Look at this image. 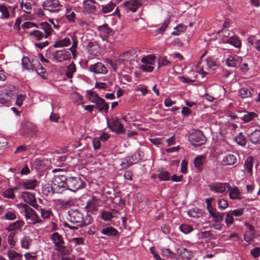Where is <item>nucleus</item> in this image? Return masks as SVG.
<instances>
[{"mask_svg":"<svg viewBox=\"0 0 260 260\" xmlns=\"http://www.w3.org/2000/svg\"><path fill=\"white\" fill-rule=\"evenodd\" d=\"M136 52L134 50H130L123 53L119 56L118 61L124 64L133 59L135 55Z\"/></svg>","mask_w":260,"mask_h":260,"instance_id":"obj_17","label":"nucleus"},{"mask_svg":"<svg viewBox=\"0 0 260 260\" xmlns=\"http://www.w3.org/2000/svg\"><path fill=\"white\" fill-rule=\"evenodd\" d=\"M155 58L154 55H149L146 57H143L141 61L145 64H154Z\"/></svg>","mask_w":260,"mask_h":260,"instance_id":"obj_45","label":"nucleus"},{"mask_svg":"<svg viewBox=\"0 0 260 260\" xmlns=\"http://www.w3.org/2000/svg\"><path fill=\"white\" fill-rule=\"evenodd\" d=\"M235 141L239 145L245 146L247 143V139L242 132H240L234 138Z\"/></svg>","mask_w":260,"mask_h":260,"instance_id":"obj_33","label":"nucleus"},{"mask_svg":"<svg viewBox=\"0 0 260 260\" xmlns=\"http://www.w3.org/2000/svg\"><path fill=\"white\" fill-rule=\"evenodd\" d=\"M115 6V4L112 2H110L106 5H103L102 6V12L105 14L111 12L113 10Z\"/></svg>","mask_w":260,"mask_h":260,"instance_id":"obj_48","label":"nucleus"},{"mask_svg":"<svg viewBox=\"0 0 260 260\" xmlns=\"http://www.w3.org/2000/svg\"><path fill=\"white\" fill-rule=\"evenodd\" d=\"M37 181L36 179L27 180L20 183V186L25 189H34L37 186Z\"/></svg>","mask_w":260,"mask_h":260,"instance_id":"obj_31","label":"nucleus"},{"mask_svg":"<svg viewBox=\"0 0 260 260\" xmlns=\"http://www.w3.org/2000/svg\"><path fill=\"white\" fill-rule=\"evenodd\" d=\"M87 48L91 55L97 56L100 54L99 47L96 42H89Z\"/></svg>","mask_w":260,"mask_h":260,"instance_id":"obj_19","label":"nucleus"},{"mask_svg":"<svg viewBox=\"0 0 260 260\" xmlns=\"http://www.w3.org/2000/svg\"><path fill=\"white\" fill-rule=\"evenodd\" d=\"M95 4H98L94 0H85L83 2V11L87 14H94L97 8Z\"/></svg>","mask_w":260,"mask_h":260,"instance_id":"obj_12","label":"nucleus"},{"mask_svg":"<svg viewBox=\"0 0 260 260\" xmlns=\"http://www.w3.org/2000/svg\"><path fill=\"white\" fill-rule=\"evenodd\" d=\"M239 57L237 55H229L226 59V64L230 67H236Z\"/></svg>","mask_w":260,"mask_h":260,"instance_id":"obj_27","label":"nucleus"},{"mask_svg":"<svg viewBox=\"0 0 260 260\" xmlns=\"http://www.w3.org/2000/svg\"><path fill=\"white\" fill-rule=\"evenodd\" d=\"M50 239L54 244L56 251L62 252L64 250L65 246H63L64 242L63 237L58 233H53L51 236Z\"/></svg>","mask_w":260,"mask_h":260,"instance_id":"obj_6","label":"nucleus"},{"mask_svg":"<svg viewBox=\"0 0 260 260\" xmlns=\"http://www.w3.org/2000/svg\"><path fill=\"white\" fill-rule=\"evenodd\" d=\"M189 140L192 145L198 147L205 144L207 139L202 131L196 130L189 135Z\"/></svg>","mask_w":260,"mask_h":260,"instance_id":"obj_3","label":"nucleus"},{"mask_svg":"<svg viewBox=\"0 0 260 260\" xmlns=\"http://www.w3.org/2000/svg\"><path fill=\"white\" fill-rule=\"evenodd\" d=\"M76 71V66L74 63L72 62L67 67L66 71V75L69 78H72L74 73Z\"/></svg>","mask_w":260,"mask_h":260,"instance_id":"obj_38","label":"nucleus"},{"mask_svg":"<svg viewBox=\"0 0 260 260\" xmlns=\"http://www.w3.org/2000/svg\"><path fill=\"white\" fill-rule=\"evenodd\" d=\"M230 191L229 197L232 200L241 199L240 197V191L238 187L234 186L228 189Z\"/></svg>","mask_w":260,"mask_h":260,"instance_id":"obj_32","label":"nucleus"},{"mask_svg":"<svg viewBox=\"0 0 260 260\" xmlns=\"http://www.w3.org/2000/svg\"><path fill=\"white\" fill-rule=\"evenodd\" d=\"M254 163V158L252 156H249L244 162V167L247 170L248 173L252 174V168Z\"/></svg>","mask_w":260,"mask_h":260,"instance_id":"obj_28","label":"nucleus"},{"mask_svg":"<svg viewBox=\"0 0 260 260\" xmlns=\"http://www.w3.org/2000/svg\"><path fill=\"white\" fill-rule=\"evenodd\" d=\"M14 210H9L6 212L4 216L1 217L2 220H14L16 219L17 216Z\"/></svg>","mask_w":260,"mask_h":260,"instance_id":"obj_35","label":"nucleus"},{"mask_svg":"<svg viewBox=\"0 0 260 260\" xmlns=\"http://www.w3.org/2000/svg\"><path fill=\"white\" fill-rule=\"evenodd\" d=\"M22 207L24 209L25 218L27 220L30 219L31 220V222H28V224L31 223L35 225L37 223H41L43 222V220L28 205L26 204H23Z\"/></svg>","mask_w":260,"mask_h":260,"instance_id":"obj_4","label":"nucleus"},{"mask_svg":"<svg viewBox=\"0 0 260 260\" xmlns=\"http://www.w3.org/2000/svg\"><path fill=\"white\" fill-rule=\"evenodd\" d=\"M141 159V156L139 152L136 153L131 156L129 161V165L136 164L139 160Z\"/></svg>","mask_w":260,"mask_h":260,"instance_id":"obj_51","label":"nucleus"},{"mask_svg":"<svg viewBox=\"0 0 260 260\" xmlns=\"http://www.w3.org/2000/svg\"><path fill=\"white\" fill-rule=\"evenodd\" d=\"M37 132V127L32 123L26 121L22 124L21 133L28 137H33Z\"/></svg>","mask_w":260,"mask_h":260,"instance_id":"obj_8","label":"nucleus"},{"mask_svg":"<svg viewBox=\"0 0 260 260\" xmlns=\"http://www.w3.org/2000/svg\"><path fill=\"white\" fill-rule=\"evenodd\" d=\"M98 30L100 32L101 36L106 38L108 37L112 32V29L109 27L107 23L98 26Z\"/></svg>","mask_w":260,"mask_h":260,"instance_id":"obj_23","label":"nucleus"},{"mask_svg":"<svg viewBox=\"0 0 260 260\" xmlns=\"http://www.w3.org/2000/svg\"><path fill=\"white\" fill-rule=\"evenodd\" d=\"M226 213V218L225 220V222L228 226H230L233 222L234 218L233 217V215L230 213V212H228Z\"/></svg>","mask_w":260,"mask_h":260,"instance_id":"obj_56","label":"nucleus"},{"mask_svg":"<svg viewBox=\"0 0 260 260\" xmlns=\"http://www.w3.org/2000/svg\"><path fill=\"white\" fill-rule=\"evenodd\" d=\"M171 62L167 59V56L159 57L158 68L170 66Z\"/></svg>","mask_w":260,"mask_h":260,"instance_id":"obj_43","label":"nucleus"},{"mask_svg":"<svg viewBox=\"0 0 260 260\" xmlns=\"http://www.w3.org/2000/svg\"><path fill=\"white\" fill-rule=\"evenodd\" d=\"M218 204L219 208L221 210H224L228 206V202L224 199L219 200L218 202Z\"/></svg>","mask_w":260,"mask_h":260,"instance_id":"obj_61","label":"nucleus"},{"mask_svg":"<svg viewBox=\"0 0 260 260\" xmlns=\"http://www.w3.org/2000/svg\"><path fill=\"white\" fill-rule=\"evenodd\" d=\"M237 161L236 156L234 154H229L223 157L222 165L223 166H234Z\"/></svg>","mask_w":260,"mask_h":260,"instance_id":"obj_20","label":"nucleus"},{"mask_svg":"<svg viewBox=\"0 0 260 260\" xmlns=\"http://www.w3.org/2000/svg\"><path fill=\"white\" fill-rule=\"evenodd\" d=\"M37 28L42 29L45 32V38H47L51 35L53 29L51 25L47 22H42L38 24Z\"/></svg>","mask_w":260,"mask_h":260,"instance_id":"obj_21","label":"nucleus"},{"mask_svg":"<svg viewBox=\"0 0 260 260\" xmlns=\"http://www.w3.org/2000/svg\"><path fill=\"white\" fill-rule=\"evenodd\" d=\"M186 26L183 24H180L177 25L174 28V31L171 32V35L173 36H178L181 32L184 31L186 30Z\"/></svg>","mask_w":260,"mask_h":260,"instance_id":"obj_39","label":"nucleus"},{"mask_svg":"<svg viewBox=\"0 0 260 260\" xmlns=\"http://www.w3.org/2000/svg\"><path fill=\"white\" fill-rule=\"evenodd\" d=\"M225 43L233 45L236 48H240L241 46V41L236 36H233L225 41Z\"/></svg>","mask_w":260,"mask_h":260,"instance_id":"obj_30","label":"nucleus"},{"mask_svg":"<svg viewBox=\"0 0 260 260\" xmlns=\"http://www.w3.org/2000/svg\"><path fill=\"white\" fill-rule=\"evenodd\" d=\"M21 196L25 202L29 203L35 208H38L39 205L37 203L34 194L28 191H24L22 193Z\"/></svg>","mask_w":260,"mask_h":260,"instance_id":"obj_16","label":"nucleus"},{"mask_svg":"<svg viewBox=\"0 0 260 260\" xmlns=\"http://www.w3.org/2000/svg\"><path fill=\"white\" fill-rule=\"evenodd\" d=\"M40 212L41 214V217L44 219L49 218L51 214V212L50 211L42 208L40 209Z\"/></svg>","mask_w":260,"mask_h":260,"instance_id":"obj_57","label":"nucleus"},{"mask_svg":"<svg viewBox=\"0 0 260 260\" xmlns=\"http://www.w3.org/2000/svg\"><path fill=\"white\" fill-rule=\"evenodd\" d=\"M3 196L7 198L13 199L15 196L12 189L9 188L5 190L3 193Z\"/></svg>","mask_w":260,"mask_h":260,"instance_id":"obj_58","label":"nucleus"},{"mask_svg":"<svg viewBox=\"0 0 260 260\" xmlns=\"http://www.w3.org/2000/svg\"><path fill=\"white\" fill-rule=\"evenodd\" d=\"M250 141L254 145H260V130L255 129L248 136Z\"/></svg>","mask_w":260,"mask_h":260,"instance_id":"obj_24","label":"nucleus"},{"mask_svg":"<svg viewBox=\"0 0 260 260\" xmlns=\"http://www.w3.org/2000/svg\"><path fill=\"white\" fill-rule=\"evenodd\" d=\"M193 256V252L187 249L184 253L182 258L183 259H186L187 260H190Z\"/></svg>","mask_w":260,"mask_h":260,"instance_id":"obj_63","label":"nucleus"},{"mask_svg":"<svg viewBox=\"0 0 260 260\" xmlns=\"http://www.w3.org/2000/svg\"><path fill=\"white\" fill-rule=\"evenodd\" d=\"M86 184L79 177H70L67 178V189L76 192L77 190L84 188Z\"/></svg>","mask_w":260,"mask_h":260,"instance_id":"obj_5","label":"nucleus"},{"mask_svg":"<svg viewBox=\"0 0 260 260\" xmlns=\"http://www.w3.org/2000/svg\"><path fill=\"white\" fill-rule=\"evenodd\" d=\"M14 95L11 91H9L7 89L2 91L0 94V103L7 104L10 101L11 99H13Z\"/></svg>","mask_w":260,"mask_h":260,"instance_id":"obj_18","label":"nucleus"},{"mask_svg":"<svg viewBox=\"0 0 260 260\" xmlns=\"http://www.w3.org/2000/svg\"><path fill=\"white\" fill-rule=\"evenodd\" d=\"M239 96L241 98L250 97L251 93L247 88H242L239 91Z\"/></svg>","mask_w":260,"mask_h":260,"instance_id":"obj_47","label":"nucleus"},{"mask_svg":"<svg viewBox=\"0 0 260 260\" xmlns=\"http://www.w3.org/2000/svg\"><path fill=\"white\" fill-rule=\"evenodd\" d=\"M89 70L95 74H106L108 72L107 68L101 62L91 64L89 67Z\"/></svg>","mask_w":260,"mask_h":260,"instance_id":"obj_14","label":"nucleus"},{"mask_svg":"<svg viewBox=\"0 0 260 260\" xmlns=\"http://www.w3.org/2000/svg\"><path fill=\"white\" fill-rule=\"evenodd\" d=\"M209 187L211 191L216 193H224L226 189H230L231 186L229 183L216 182L209 185Z\"/></svg>","mask_w":260,"mask_h":260,"instance_id":"obj_9","label":"nucleus"},{"mask_svg":"<svg viewBox=\"0 0 260 260\" xmlns=\"http://www.w3.org/2000/svg\"><path fill=\"white\" fill-rule=\"evenodd\" d=\"M8 256L10 259H16L17 260H21L22 255L14 251H9Z\"/></svg>","mask_w":260,"mask_h":260,"instance_id":"obj_50","label":"nucleus"},{"mask_svg":"<svg viewBox=\"0 0 260 260\" xmlns=\"http://www.w3.org/2000/svg\"><path fill=\"white\" fill-rule=\"evenodd\" d=\"M205 159V157L203 155L197 156L194 160V165L196 168L198 169H201L203 167V160Z\"/></svg>","mask_w":260,"mask_h":260,"instance_id":"obj_40","label":"nucleus"},{"mask_svg":"<svg viewBox=\"0 0 260 260\" xmlns=\"http://www.w3.org/2000/svg\"><path fill=\"white\" fill-rule=\"evenodd\" d=\"M152 64H145L141 66V70L144 72H151L153 71L154 68L151 66Z\"/></svg>","mask_w":260,"mask_h":260,"instance_id":"obj_62","label":"nucleus"},{"mask_svg":"<svg viewBox=\"0 0 260 260\" xmlns=\"http://www.w3.org/2000/svg\"><path fill=\"white\" fill-rule=\"evenodd\" d=\"M29 36L34 38L37 41H40L43 38H45V35L39 30H34L29 32Z\"/></svg>","mask_w":260,"mask_h":260,"instance_id":"obj_37","label":"nucleus"},{"mask_svg":"<svg viewBox=\"0 0 260 260\" xmlns=\"http://www.w3.org/2000/svg\"><path fill=\"white\" fill-rule=\"evenodd\" d=\"M92 221V218L90 215H87L85 218L83 219L82 222H81V228L84 227L89 224H90Z\"/></svg>","mask_w":260,"mask_h":260,"instance_id":"obj_59","label":"nucleus"},{"mask_svg":"<svg viewBox=\"0 0 260 260\" xmlns=\"http://www.w3.org/2000/svg\"><path fill=\"white\" fill-rule=\"evenodd\" d=\"M108 127L113 132L116 134H124L125 130L123 124L119 121V118L117 117H112L111 119H107Z\"/></svg>","mask_w":260,"mask_h":260,"instance_id":"obj_2","label":"nucleus"},{"mask_svg":"<svg viewBox=\"0 0 260 260\" xmlns=\"http://www.w3.org/2000/svg\"><path fill=\"white\" fill-rule=\"evenodd\" d=\"M24 224V222L23 220H17L13 223H10L6 230L8 232L19 230L22 228Z\"/></svg>","mask_w":260,"mask_h":260,"instance_id":"obj_29","label":"nucleus"},{"mask_svg":"<svg viewBox=\"0 0 260 260\" xmlns=\"http://www.w3.org/2000/svg\"><path fill=\"white\" fill-rule=\"evenodd\" d=\"M169 23V20H165L162 25L159 28L156 30V34H162L166 30V28H167Z\"/></svg>","mask_w":260,"mask_h":260,"instance_id":"obj_52","label":"nucleus"},{"mask_svg":"<svg viewBox=\"0 0 260 260\" xmlns=\"http://www.w3.org/2000/svg\"><path fill=\"white\" fill-rule=\"evenodd\" d=\"M113 217V215L110 212L103 211L101 213V218L105 221L110 220Z\"/></svg>","mask_w":260,"mask_h":260,"instance_id":"obj_54","label":"nucleus"},{"mask_svg":"<svg viewBox=\"0 0 260 260\" xmlns=\"http://www.w3.org/2000/svg\"><path fill=\"white\" fill-rule=\"evenodd\" d=\"M30 61L28 57H23L22 59V65L24 68L26 70L29 69V65L30 64Z\"/></svg>","mask_w":260,"mask_h":260,"instance_id":"obj_60","label":"nucleus"},{"mask_svg":"<svg viewBox=\"0 0 260 260\" xmlns=\"http://www.w3.org/2000/svg\"><path fill=\"white\" fill-rule=\"evenodd\" d=\"M101 233L104 235L112 237H116L119 234L118 231L113 226L107 227L103 229Z\"/></svg>","mask_w":260,"mask_h":260,"instance_id":"obj_25","label":"nucleus"},{"mask_svg":"<svg viewBox=\"0 0 260 260\" xmlns=\"http://www.w3.org/2000/svg\"><path fill=\"white\" fill-rule=\"evenodd\" d=\"M67 178L64 175H56L52 181L56 193H60L67 189Z\"/></svg>","mask_w":260,"mask_h":260,"instance_id":"obj_1","label":"nucleus"},{"mask_svg":"<svg viewBox=\"0 0 260 260\" xmlns=\"http://www.w3.org/2000/svg\"><path fill=\"white\" fill-rule=\"evenodd\" d=\"M87 94L88 95V99L91 102L93 103L94 100L96 101L98 99V97H100L98 93L95 91H93L92 90H87Z\"/></svg>","mask_w":260,"mask_h":260,"instance_id":"obj_53","label":"nucleus"},{"mask_svg":"<svg viewBox=\"0 0 260 260\" xmlns=\"http://www.w3.org/2000/svg\"><path fill=\"white\" fill-rule=\"evenodd\" d=\"M243 113L244 114L241 118V119L244 123L249 122L254 119L255 118L258 117V115L254 112H248L244 111Z\"/></svg>","mask_w":260,"mask_h":260,"instance_id":"obj_26","label":"nucleus"},{"mask_svg":"<svg viewBox=\"0 0 260 260\" xmlns=\"http://www.w3.org/2000/svg\"><path fill=\"white\" fill-rule=\"evenodd\" d=\"M71 43V40L69 38H65L63 39L55 42L53 47L58 48L69 46Z\"/></svg>","mask_w":260,"mask_h":260,"instance_id":"obj_34","label":"nucleus"},{"mask_svg":"<svg viewBox=\"0 0 260 260\" xmlns=\"http://www.w3.org/2000/svg\"><path fill=\"white\" fill-rule=\"evenodd\" d=\"M71 242L75 244V246L77 245H84V239L81 237L73 238L71 239Z\"/></svg>","mask_w":260,"mask_h":260,"instance_id":"obj_55","label":"nucleus"},{"mask_svg":"<svg viewBox=\"0 0 260 260\" xmlns=\"http://www.w3.org/2000/svg\"><path fill=\"white\" fill-rule=\"evenodd\" d=\"M43 193L44 195L49 196L56 193V191H55L54 186L52 184V185L47 184L43 188Z\"/></svg>","mask_w":260,"mask_h":260,"instance_id":"obj_41","label":"nucleus"},{"mask_svg":"<svg viewBox=\"0 0 260 260\" xmlns=\"http://www.w3.org/2000/svg\"><path fill=\"white\" fill-rule=\"evenodd\" d=\"M0 12L3 15L2 19H8L10 17V14L7 7L4 5L0 6Z\"/></svg>","mask_w":260,"mask_h":260,"instance_id":"obj_49","label":"nucleus"},{"mask_svg":"<svg viewBox=\"0 0 260 260\" xmlns=\"http://www.w3.org/2000/svg\"><path fill=\"white\" fill-rule=\"evenodd\" d=\"M71 57L70 52L66 49L56 51L52 54L53 59L60 62L69 60Z\"/></svg>","mask_w":260,"mask_h":260,"instance_id":"obj_10","label":"nucleus"},{"mask_svg":"<svg viewBox=\"0 0 260 260\" xmlns=\"http://www.w3.org/2000/svg\"><path fill=\"white\" fill-rule=\"evenodd\" d=\"M44 10L52 12H58L61 8L58 0H45L42 4Z\"/></svg>","mask_w":260,"mask_h":260,"instance_id":"obj_7","label":"nucleus"},{"mask_svg":"<svg viewBox=\"0 0 260 260\" xmlns=\"http://www.w3.org/2000/svg\"><path fill=\"white\" fill-rule=\"evenodd\" d=\"M179 230L182 233L185 234H187L192 232L193 230V228L190 225L187 224H182L179 226Z\"/></svg>","mask_w":260,"mask_h":260,"instance_id":"obj_44","label":"nucleus"},{"mask_svg":"<svg viewBox=\"0 0 260 260\" xmlns=\"http://www.w3.org/2000/svg\"><path fill=\"white\" fill-rule=\"evenodd\" d=\"M158 178L160 181H168L170 180V173L165 170H161L158 174Z\"/></svg>","mask_w":260,"mask_h":260,"instance_id":"obj_42","label":"nucleus"},{"mask_svg":"<svg viewBox=\"0 0 260 260\" xmlns=\"http://www.w3.org/2000/svg\"><path fill=\"white\" fill-rule=\"evenodd\" d=\"M97 98L96 101L94 100V101H93V103L95 104L94 107L100 112H104L105 113H107L109 109L108 104L106 103L104 99L101 97H98Z\"/></svg>","mask_w":260,"mask_h":260,"instance_id":"obj_15","label":"nucleus"},{"mask_svg":"<svg viewBox=\"0 0 260 260\" xmlns=\"http://www.w3.org/2000/svg\"><path fill=\"white\" fill-rule=\"evenodd\" d=\"M99 204V199L93 196L87 203L85 208L88 211H95L97 210Z\"/></svg>","mask_w":260,"mask_h":260,"instance_id":"obj_22","label":"nucleus"},{"mask_svg":"<svg viewBox=\"0 0 260 260\" xmlns=\"http://www.w3.org/2000/svg\"><path fill=\"white\" fill-rule=\"evenodd\" d=\"M70 216V221L75 223L77 226L81 227V222H82L83 217L82 213L76 210H71L68 212Z\"/></svg>","mask_w":260,"mask_h":260,"instance_id":"obj_11","label":"nucleus"},{"mask_svg":"<svg viewBox=\"0 0 260 260\" xmlns=\"http://www.w3.org/2000/svg\"><path fill=\"white\" fill-rule=\"evenodd\" d=\"M224 213H221L217 211L211 213V216L213 218V221L216 222L222 221L223 219Z\"/></svg>","mask_w":260,"mask_h":260,"instance_id":"obj_36","label":"nucleus"},{"mask_svg":"<svg viewBox=\"0 0 260 260\" xmlns=\"http://www.w3.org/2000/svg\"><path fill=\"white\" fill-rule=\"evenodd\" d=\"M32 241L31 239L28 236H25L21 240V245L22 248L28 249L29 244Z\"/></svg>","mask_w":260,"mask_h":260,"instance_id":"obj_46","label":"nucleus"},{"mask_svg":"<svg viewBox=\"0 0 260 260\" xmlns=\"http://www.w3.org/2000/svg\"><path fill=\"white\" fill-rule=\"evenodd\" d=\"M93 148L95 150L99 149L101 147V140L99 138H94L92 140Z\"/></svg>","mask_w":260,"mask_h":260,"instance_id":"obj_64","label":"nucleus"},{"mask_svg":"<svg viewBox=\"0 0 260 260\" xmlns=\"http://www.w3.org/2000/svg\"><path fill=\"white\" fill-rule=\"evenodd\" d=\"M142 4L139 0H130L125 2L123 3L124 8L127 11H131L135 13L138 8H139Z\"/></svg>","mask_w":260,"mask_h":260,"instance_id":"obj_13","label":"nucleus"}]
</instances>
